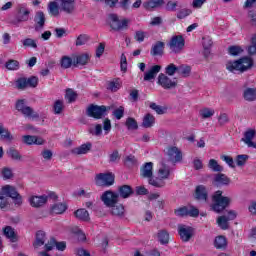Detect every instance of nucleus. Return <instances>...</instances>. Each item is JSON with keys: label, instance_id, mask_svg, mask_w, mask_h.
Instances as JSON below:
<instances>
[{"label": "nucleus", "instance_id": "a211bd4d", "mask_svg": "<svg viewBox=\"0 0 256 256\" xmlns=\"http://www.w3.org/2000/svg\"><path fill=\"white\" fill-rule=\"evenodd\" d=\"M45 13L43 11L36 12L34 16L35 31H41L45 27Z\"/></svg>", "mask_w": 256, "mask_h": 256}, {"label": "nucleus", "instance_id": "e2e57ef3", "mask_svg": "<svg viewBox=\"0 0 256 256\" xmlns=\"http://www.w3.org/2000/svg\"><path fill=\"white\" fill-rule=\"evenodd\" d=\"M247 159H249L248 155H245V154L238 155L236 158V164L238 165V167H243V165L247 163Z\"/></svg>", "mask_w": 256, "mask_h": 256}, {"label": "nucleus", "instance_id": "6e6d98bb", "mask_svg": "<svg viewBox=\"0 0 256 256\" xmlns=\"http://www.w3.org/2000/svg\"><path fill=\"white\" fill-rule=\"evenodd\" d=\"M179 67H177L175 64L171 63L165 68L166 75H169L170 77H173L175 73H178Z\"/></svg>", "mask_w": 256, "mask_h": 256}, {"label": "nucleus", "instance_id": "ea45409f", "mask_svg": "<svg viewBox=\"0 0 256 256\" xmlns=\"http://www.w3.org/2000/svg\"><path fill=\"white\" fill-rule=\"evenodd\" d=\"M1 173V177L4 179V181H7L9 179H13V169H11L10 167H3L0 170Z\"/></svg>", "mask_w": 256, "mask_h": 256}, {"label": "nucleus", "instance_id": "603ef678", "mask_svg": "<svg viewBox=\"0 0 256 256\" xmlns=\"http://www.w3.org/2000/svg\"><path fill=\"white\" fill-rule=\"evenodd\" d=\"M5 67L8 69V71H17V69H19V61L8 60L5 64Z\"/></svg>", "mask_w": 256, "mask_h": 256}, {"label": "nucleus", "instance_id": "aec40b11", "mask_svg": "<svg viewBox=\"0 0 256 256\" xmlns=\"http://www.w3.org/2000/svg\"><path fill=\"white\" fill-rule=\"evenodd\" d=\"M161 71V65L152 66L149 71L144 74V81H153L157 74Z\"/></svg>", "mask_w": 256, "mask_h": 256}, {"label": "nucleus", "instance_id": "423d86ee", "mask_svg": "<svg viewBox=\"0 0 256 256\" xmlns=\"http://www.w3.org/2000/svg\"><path fill=\"white\" fill-rule=\"evenodd\" d=\"M16 110L22 113L24 117H28V119H39V114L33 108L26 106L25 100H18L16 102Z\"/></svg>", "mask_w": 256, "mask_h": 256}, {"label": "nucleus", "instance_id": "bf43d9fd", "mask_svg": "<svg viewBox=\"0 0 256 256\" xmlns=\"http://www.w3.org/2000/svg\"><path fill=\"white\" fill-rule=\"evenodd\" d=\"M178 73L179 75H182L183 77H189L191 73V67L187 65H181L178 67Z\"/></svg>", "mask_w": 256, "mask_h": 256}, {"label": "nucleus", "instance_id": "20e7f679", "mask_svg": "<svg viewBox=\"0 0 256 256\" xmlns=\"http://www.w3.org/2000/svg\"><path fill=\"white\" fill-rule=\"evenodd\" d=\"M109 19L110 27L113 31H127V29H129V23H131V20L127 18L119 19L117 14H110Z\"/></svg>", "mask_w": 256, "mask_h": 256}, {"label": "nucleus", "instance_id": "e433bc0d", "mask_svg": "<svg viewBox=\"0 0 256 256\" xmlns=\"http://www.w3.org/2000/svg\"><path fill=\"white\" fill-rule=\"evenodd\" d=\"M111 213L116 217H123L125 215V207L122 204H114L111 206Z\"/></svg>", "mask_w": 256, "mask_h": 256}, {"label": "nucleus", "instance_id": "09e8293b", "mask_svg": "<svg viewBox=\"0 0 256 256\" xmlns=\"http://www.w3.org/2000/svg\"><path fill=\"white\" fill-rule=\"evenodd\" d=\"M65 99H67L68 103H73L77 99V93L75 91H73V89L68 88L66 90Z\"/></svg>", "mask_w": 256, "mask_h": 256}, {"label": "nucleus", "instance_id": "680f3d73", "mask_svg": "<svg viewBox=\"0 0 256 256\" xmlns=\"http://www.w3.org/2000/svg\"><path fill=\"white\" fill-rule=\"evenodd\" d=\"M87 41H89V36H87L86 34H81L76 39V46L79 47L81 45H85Z\"/></svg>", "mask_w": 256, "mask_h": 256}, {"label": "nucleus", "instance_id": "49530a36", "mask_svg": "<svg viewBox=\"0 0 256 256\" xmlns=\"http://www.w3.org/2000/svg\"><path fill=\"white\" fill-rule=\"evenodd\" d=\"M126 127L129 131H135V130L139 129L137 120H135L134 118H131V117L127 118Z\"/></svg>", "mask_w": 256, "mask_h": 256}, {"label": "nucleus", "instance_id": "a878e982", "mask_svg": "<svg viewBox=\"0 0 256 256\" xmlns=\"http://www.w3.org/2000/svg\"><path fill=\"white\" fill-rule=\"evenodd\" d=\"M23 142L26 143V145H43V143H45L42 138L31 135L23 136Z\"/></svg>", "mask_w": 256, "mask_h": 256}, {"label": "nucleus", "instance_id": "4468645a", "mask_svg": "<svg viewBox=\"0 0 256 256\" xmlns=\"http://www.w3.org/2000/svg\"><path fill=\"white\" fill-rule=\"evenodd\" d=\"M60 1V9L63 13L67 15H73L75 13L76 5L75 0H59Z\"/></svg>", "mask_w": 256, "mask_h": 256}, {"label": "nucleus", "instance_id": "79ce46f5", "mask_svg": "<svg viewBox=\"0 0 256 256\" xmlns=\"http://www.w3.org/2000/svg\"><path fill=\"white\" fill-rule=\"evenodd\" d=\"M158 239L161 245H167L169 243V232L167 230H160L158 232Z\"/></svg>", "mask_w": 256, "mask_h": 256}, {"label": "nucleus", "instance_id": "7c9ffc66", "mask_svg": "<svg viewBox=\"0 0 256 256\" xmlns=\"http://www.w3.org/2000/svg\"><path fill=\"white\" fill-rule=\"evenodd\" d=\"M158 175L160 179L165 180L171 175V169L169 166L165 165V162H161V167L158 170Z\"/></svg>", "mask_w": 256, "mask_h": 256}, {"label": "nucleus", "instance_id": "4be33fe9", "mask_svg": "<svg viewBox=\"0 0 256 256\" xmlns=\"http://www.w3.org/2000/svg\"><path fill=\"white\" fill-rule=\"evenodd\" d=\"M207 197V188L203 185L197 186L195 190V199H197V201L207 202Z\"/></svg>", "mask_w": 256, "mask_h": 256}, {"label": "nucleus", "instance_id": "f257e3e1", "mask_svg": "<svg viewBox=\"0 0 256 256\" xmlns=\"http://www.w3.org/2000/svg\"><path fill=\"white\" fill-rule=\"evenodd\" d=\"M8 197L14 200L15 205H21L23 203L17 189L11 185H5L0 190V209H5L9 205Z\"/></svg>", "mask_w": 256, "mask_h": 256}, {"label": "nucleus", "instance_id": "5fc2aeb1", "mask_svg": "<svg viewBox=\"0 0 256 256\" xmlns=\"http://www.w3.org/2000/svg\"><path fill=\"white\" fill-rule=\"evenodd\" d=\"M63 107V100H56L53 106V111L55 115H61V113L63 112Z\"/></svg>", "mask_w": 256, "mask_h": 256}, {"label": "nucleus", "instance_id": "f3484780", "mask_svg": "<svg viewBox=\"0 0 256 256\" xmlns=\"http://www.w3.org/2000/svg\"><path fill=\"white\" fill-rule=\"evenodd\" d=\"M165 5V0H146L143 2L142 7L146 9V11H153V9H159V7H163Z\"/></svg>", "mask_w": 256, "mask_h": 256}, {"label": "nucleus", "instance_id": "f03ea898", "mask_svg": "<svg viewBox=\"0 0 256 256\" xmlns=\"http://www.w3.org/2000/svg\"><path fill=\"white\" fill-rule=\"evenodd\" d=\"M251 67H253V58L247 56L238 60H230L226 63V69L230 73H245Z\"/></svg>", "mask_w": 256, "mask_h": 256}, {"label": "nucleus", "instance_id": "0eeeda50", "mask_svg": "<svg viewBox=\"0 0 256 256\" xmlns=\"http://www.w3.org/2000/svg\"><path fill=\"white\" fill-rule=\"evenodd\" d=\"M168 47L172 53H181L185 48V38L182 35L172 36Z\"/></svg>", "mask_w": 256, "mask_h": 256}, {"label": "nucleus", "instance_id": "bb28decb", "mask_svg": "<svg viewBox=\"0 0 256 256\" xmlns=\"http://www.w3.org/2000/svg\"><path fill=\"white\" fill-rule=\"evenodd\" d=\"M59 11H61V4L55 1L48 3V13L51 17H59Z\"/></svg>", "mask_w": 256, "mask_h": 256}, {"label": "nucleus", "instance_id": "9d476101", "mask_svg": "<svg viewBox=\"0 0 256 256\" xmlns=\"http://www.w3.org/2000/svg\"><path fill=\"white\" fill-rule=\"evenodd\" d=\"M101 201L106 207H113L119 203V194L113 191H106L102 194Z\"/></svg>", "mask_w": 256, "mask_h": 256}, {"label": "nucleus", "instance_id": "7ed1b4c3", "mask_svg": "<svg viewBox=\"0 0 256 256\" xmlns=\"http://www.w3.org/2000/svg\"><path fill=\"white\" fill-rule=\"evenodd\" d=\"M213 205L212 209L216 213H221V211H225L227 207H229V203H231V198L223 196V191H216L212 197Z\"/></svg>", "mask_w": 256, "mask_h": 256}, {"label": "nucleus", "instance_id": "4d7b16f0", "mask_svg": "<svg viewBox=\"0 0 256 256\" xmlns=\"http://www.w3.org/2000/svg\"><path fill=\"white\" fill-rule=\"evenodd\" d=\"M192 13H193V11L191 9L183 8L178 11L176 17H177V19H185V17H189V15H191Z\"/></svg>", "mask_w": 256, "mask_h": 256}, {"label": "nucleus", "instance_id": "b1692460", "mask_svg": "<svg viewBox=\"0 0 256 256\" xmlns=\"http://www.w3.org/2000/svg\"><path fill=\"white\" fill-rule=\"evenodd\" d=\"M91 147H92L91 143L88 142V143L82 144L79 147L73 148L71 150V153L73 155H87V153L91 151Z\"/></svg>", "mask_w": 256, "mask_h": 256}, {"label": "nucleus", "instance_id": "338daca9", "mask_svg": "<svg viewBox=\"0 0 256 256\" xmlns=\"http://www.w3.org/2000/svg\"><path fill=\"white\" fill-rule=\"evenodd\" d=\"M16 86H17V89H27L28 87L27 78H19L16 81Z\"/></svg>", "mask_w": 256, "mask_h": 256}, {"label": "nucleus", "instance_id": "c03bdc74", "mask_svg": "<svg viewBox=\"0 0 256 256\" xmlns=\"http://www.w3.org/2000/svg\"><path fill=\"white\" fill-rule=\"evenodd\" d=\"M0 136L1 139H8V141H13V135H11L9 130L5 129V126H3L2 123H0Z\"/></svg>", "mask_w": 256, "mask_h": 256}, {"label": "nucleus", "instance_id": "dca6fc26", "mask_svg": "<svg viewBox=\"0 0 256 256\" xmlns=\"http://www.w3.org/2000/svg\"><path fill=\"white\" fill-rule=\"evenodd\" d=\"M231 183V179L227 177V175L218 173L214 176L212 180V184L215 185V187H221L223 185H229Z\"/></svg>", "mask_w": 256, "mask_h": 256}, {"label": "nucleus", "instance_id": "c9c22d12", "mask_svg": "<svg viewBox=\"0 0 256 256\" xmlns=\"http://www.w3.org/2000/svg\"><path fill=\"white\" fill-rule=\"evenodd\" d=\"M120 87H121V79H119V78H116L107 83V89H108V91H111L112 93H117V90Z\"/></svg>", "mask_w": 256, "mask_h": 256}, {"label": "nucleus", "instance_id": "864d4df0", "mask_svg": "<svg viewBox=\"0 0 256 256\" xmlns=\"http://www.w3.org/2000/svg\"><path fill=\"white\" fill-rule=\"evenodd\" d=\"M248 55H256V34L251 38V44L247 48Z\"/></svg>", "mask_w": 256, "mask_h": 256}, {"label": "nucleus", "instance_id": "774afa93", "mask_svg": "<svg viewBox=\"0 0 256 256\" xmlns=\"http://www.w3.org/2000/svg\"><path fill=\"white\" fill-rule=\"evenodd\" d=\"M27 85H28V87L35 88V87H37V85H39V79L35 76H32L27 79Z\"/></svg>", "mask_w": 256, "mask_h": 256}, {"label": "nucleus", "instance_id": "412c9836", "mask_svg": "<svg viewBox=\"0 0 256 256\" xmlns=\"http://www.w3.org/2000/svg\"><path fill=\"white\" fill-rule=\"evenodd\" d=\"M164 49H165V43L158 41L152 46L150 55H152V57H157V56L161 57V55H163Z\"/></svg>", "mask_w": 256, "mask_h": 256}, {"label": "nucleus", "instance_id": "473e14b6", "mask_svg": "<svg viewBox=\"0 0 256 256\" xmlns=\"http://www.w3.org/2000/svg\"><path fill=\"white\" fill-rule=\"evenodd\" d=\"M155 125V116L152 114H146L143 118L142 127L149 129Z\"/></svg>", "mask_w": 256, "mask_h": 256}, {"label": "nucleus", "instance_id": "69168bd1", "mask_svg": "<svg viewBox=\"0 0 256 256\" xmlns=\"http://www.w3.org/2000/svg\"><path fill=\"white\" fill-rule=\"evenodd\" d=\"M55 245H57V240H55V238H51L48 243L45 244L44 249L45 251H53Z\"/></svg>", "mask_w": 256, "mask_h": 256}, {"label": "nucleus", "instance_id": "37998d69", "mask_svg": "<svg viewBox=\"0 0 256 256\" xmlns=\"http://www.w3.org/2000/svg\"><path fill=\"white\" fill-rule=\"evenodd\" d=\"M75 213V217L80 221H89V212L85 209H78Z\"/></svg>", "mask_w": 256, "mask_h": 256}, {"label": "nucleus", "instance_id": "c85d7f7f", "mask_svg": "<svg viewBox=\"0 0 256 256\" xmlns=\"http://www.w3.org/2000/svg\"><path fill=\"white\" fill-rule=\"evenodd\" d=\"M119 195L122 199H129L133 195V188L129 185H123L119 187Z\"/></svg>", "mask_w": 256, "mask_h": 256}, {"label": "nucleus", "instance_id": "5701e85b", "mask_svg": "<svg viewBox=\"0 0 256 256\" xmlns=\"http://www.w3.org/2000/svg\"><path fill=\"white\" fill-rule=\"evenodd\" d=\"M256 132L253 129L247 130L244 133V138H242V141L248 145V147H255V143H253V139H255Z\"/></svg>", "mask_w": 256, "mask_h": 256}, {"label": "nucleus", "instance_id": "39448f33", "mask_svg": "<svg viewBox=\"0 0 256 256\" xmlns=\"http://www.w3.org/2000/svg\"><path fill=\"white\" fill-rule=\"evenodd\" d=\"M30 15H31V10L26 6L20 5L17 8L16 17L14 20L11 21V24L17 27L19 26V23H26V21H29Z\"/></svg>", "mask_w": 256, "mask_h": 256}, {"label": "nucleus", "instance_id": "6e6552de", "mask_svg": "<svg viewBox=\"0 0 256 256\" xmlns=\"http://www.w3.org/2000/svg\"><path fill=\"white\" fill-rule=\"evenodd\" d=\"M95 183L98 187H110L115 183V176L111 173H99L95 176Z\"/></svg>", "mask_w": 256, "mask_h": 256}, {"label": "nucleus", "instance_id": "8fccbe9b", "mask_svg": "<svg viewBox=\"0 0 256 256\" xmlns=\"http://www.w3.org/2000/svg\"><path fill=\"white\" fill-rule=\"evenodd\" d=\"M228 53L232 57H237L241 55V53H243V48H241L240 46H230L228 48Z\"/></svg>", "mask_w": 256, "mask_h": 256}, {"label": "nucleus", "instance_id": "72a5a7b5", "mask_svg": "<svg viewBox=\"0 0 256 256\" xmlns=\"http://www.w3.org/2000/svg\"><path fill=\"white\" fill-rule=\"evenodd\" d=\"M3 233L7 239H10L12 243H15L17 241V234H15V230L11 226H6L3 229Z\"/></svg>", "mask_w": 256, "mask_h": 256}, {"label": "nucleus", "instance_id": "f8f14e48", "mask_svg": "<svg viewBox=\"0 0 256 256\" xmlns=\"http://www.w3.org/2000/svg\"><path fill=\"white\" fill-rule=\"evenodd\" d=\"M178 234L184 243H187L193 237V227L187 226L185 224L178 225Z\"/></svg>", "mask_w": 256, "mask_h": 256}, {"label": "nucleus", "instance_id": "a18cd8bd", "mask_svg": "<svg viewBox=\"0 0 256 256\" xmlns=\"http://www.w3.org/2000/svg\"><path fill=\"white\" fill-rule=\"evenodd\" d=\"M218 226L222 228L224 231L229 229V220L226 215L220 216L217 219Z\"/></svg>", "mask_w": 256, "mask_h": 256}, {"label": "nucleus", "instance_id": "c756f323", "mask_svg": "<svg viewBox=\"0 0 256 256\" xmlns=\"http://www.w3.org/2000/svg\"><path fill=\"white\" fill-rule=\"evenodd\" d=\"M91 59V55H89V53H83V54H79L78 56H76L74 63L76 65H87V63H89Z\"/></svg>", "mask_w": 256, "mask_h": 256}, {"label": "nucleus", "instance_id": "1a4fd4ad", "mask_svg": "<svg viewBox=\"0 0 256 256\" xmlns=\"http://www.w3.org/2000/svg\"><path fill=\"white\" fill-rule=\"evenodd\" d=\"M166 155L172 163H181L183 161V152L177 146H168Z\"/></svg>", "mask_w": 256, "mask_h": 256}, {"label": "nucleus", "instance_id": "58836bf2", "mask_svg": "<svg viewBox=\"0 0 256 256\" xmlns=\"http://www.w3.org/2000/svg\"><path fill=\"white\" fill-rule=\"evenodd\" d=\"M64 211H67V205L63 203H57L51 207V213L54 215H62Z\"/></svg>", "mask_w": 256, "mask_h": 256}, {"label": "nucleus", "instance_id": "13d9d810", "mask_svg": "<svg viewBox=\"0 0 256 256\" xmlns=\"http://www.w3.org/2000/svg\"><path fill=\"white\" fill-rule=\"evenodd\" d=\"M21 43L24 47H31L32 49H37V41L33 40L32 38H26L21 40Z\"/></svg>", "mask_w": 256, "mask_h": 256}, {"label": "nucleus", "instance_id": "2f4dec72", "mask_svg": "<svg viewBox=\"0 0 256 256\" xmlns=\"http://www.w3.org/2000/svg\"><path fill=\"white\" fill-rule=\"evenodd\" d=\"M243 97L245 101H256V89L255 88H246L243 92Z\"/></svg>", "mask_w": 256, "mask_h": 256}, {"label": "nucleus", "instance_id": "cd10ccee", "mask_svg": "<svg viewBox=\"0 0 256 256\" xmlns=\"http://www.w3.org/2000/svg\"><path fill=\"white\" fill-rule=\"evenodd\" d=\"M6 155H8L9 159L12 161H23V156L19 152V150L11 147L7 150Z\"/></svg>", "mask_w": 256, "mask_h": 256}, {"label": "nucleus", "instance_id": "4c0bfd02", "mask_svg": "<svg viewBox=\"0 0 256 256\" xmlns=\"http://www.w3.org/2000/svg\"><path fill=\"white\" fill-rule=\"evenodd\" d=\"M149 185H152V187H157L159 189L165 187V180H162V178L160 177H151L148 180Z\"/></svg>", "mask_w": 256, "mask_h": 256}, {"label": "nucleus", "instance_id": "9b49d317", "mask_svg": "<svg viewBox=\"0 0 256 256\" xmlns=\"http://www.w3.org/2000/svg\"><path fill=\"white\" fill-rule=\"evenodd\" d=\"M106 112V106L90 105L87 109L88 117H93L94 119H101Z\"/></svg>", "mask_w": 256, "mask_h": 256}, {"label": "nucleus", "instance_id": "052dcab7", "mask_svg": "<svg viewBox=\"0 0 256 256\" xmlns=\"http://www.w3.org/2000/svg\"><path fill=\"white\" fill-rule=\"evenodd\" d=\"M71 65H73V60L71 59V57L63 56L61 59V67L63 69H69Z\"/></svg>", "mask_w": 256, "mask_h": 256}, {"label": "nucleus", "instance_id": "6ab92c4d", "mask_svg": "<svg viewBox=\"0 0 256 256\" xmlns=\"http://www.w3.org/2000/svg\"><path fill=\"white\" fill-rule=\"evenodd\" d=\"M141 177L151 179L153 177V162H146L140 169Z\"/></svg>", "mask_w": 256, "mask_h": 256}, {"label": "nucleus", "instance_id": "393cba45", "mask_svg": "<svg viewBox=\"0 0 256 256\" xmlns=\"http://www.w3.org/2000/svg\"><path fill=\"white\" fill-rule=\"evenodd\" d=\"M45 241H47V236L45 232L41 230L36 232V238L33 243L34 249H39V247H42V245H45Z\"/></svg>", "mask_w": 256, "mask_h": 256}, {"label": "nucleus", "instance_id": "f704fd0d", "mask_svg": "<svg viewBox=\"0 0 256 256\" xmlns=\"http://www.w3.org/2000/svg\"><path fill=\"white\" fill-rule=\"evenodd\" d=\"M214 247L217 249H227V238L225 236H217L214 240Z\"/></svg>", "mask_w": 256, "mask_h": 256}, {"label": "nucleus", "instance_id": "2eb2a0df", "mask_svg": "<svg viewBox=\"0 0 256 256\" xmlns=\"http://www.w3.org/2000/svg\"><path fill=\"white\" fill-rule=\"evenodd\" d=\"M49 197L42 195V196H30L28 201L31 207L39 209V207H43L48 201Z\"/></svg>", "mask_w": 256, "mask_h": 256}, {"label": "nucleus", "instance_id": "0e129e2a", "mask_svg": "<svg viewBox=\"0 0 256 256\" xmlns=\"http://www.w3.org/2000/svg\"><path fill=\"white\" fill-rule=\"evenodd\" d=\"M113 115L118 120L123 119V116L125 115V108L123 106H120L113 111Z\"/></svg>", "mask_w": 256, "mask_h": 256}, {"label": "nucleus", "instance_id": "ddd939ff", "mask_svg": "<svg viewBox=\"0 0 256 256\" xmlns=\"http://www.w3.org/2000/svg\"><path fill=\"white\" fill-rule=\"evenodd\" d=\"M158 84H160L163 89H175V87H177L176 80H172L169 76L163 73L158 76Z\"/></svg>", "mask_w": 256, "mask_h": 256}, {"label": "nucleus", "instance_id": "de8ad7c7", "mask_svg": "<svg viewBox=\"0 0 256 256\" xmlns=\"http://www.w3.org/2000/svg\"><path fill=\"white\" fill-rule=\"evenodd\" d=\"M150 109L155 111L158 115H165V113H167V108L159 106L155 102L150 103Z\"/></svg>", "mask_w": 256, "mask_h": 256}, {"label": "nucleus", "instance_id": "3c124183", "mask_svg": "<svg viewBox=\"0 0 256 256\" xmlns=\"http://www.w3.org/2000/svg\"><path fill=\"white\" fill-rule=\"evenodd\" d=\"M200 115L202 119H211V117L215 115V110L211 108H204L200 111Z\"/></svg>", "mask_w": 256, "mask_h": 256}, {"label": "nucleus", "instance_id": "a19ab883", "mask_svg": "<svg viewBox=\"0 0 256 256\" xmlns=\"http://www.w3.org/2000/svg\"><path fill=\"white\" fill-rule=\"evenodd\" d=\"M208 167L215 173H221V171H223V166L219 165V163L215 159L209 160Z\"/></svg>", "mask_w": 256, "mask_h": 256}]
</instances>
